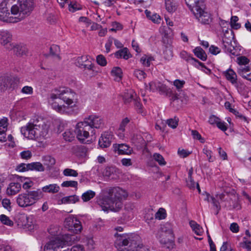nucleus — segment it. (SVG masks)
<instances>
[{
    "instance_id": "obj_1",
    "label": "nucleus",
    "mask_w": 251,
    "mask_h": 251,
    "mask_svg": "<svg viewBox=\"0 0 251 251\" xmlns=\"http://www.w3.org/2000/svg\"><path fill=\"white\" fill-rule=\"evenodd\" d=\"M33 5L32 0H5L0 4V20L18 23L30 15Z\"/></svg>"
},
{
    "instance_id": "obj_2",
    "label": "nucleus",
    "mask_w": 251,
    "mask_h": 251,
    "mask_svg": "<svg viewBox=\"0 0 251 251\" xmlns=\"http://www.w3.org/2000/svg\"><path fill=\"white\" fill-rule=\"evenodd\" d=\"M52 108L61 113L76 114L77 95L69 88L59 87L52 90L48 98Z\"/></svg>"
},
{
    "instance_id": "obj_3",
    "label": "nucleus",
    "mask_w": 251,
    "mask_h": 251,
    "mask_svg": "<svg viewBox=\"0 0 251 251\" xmlns=\"http://www.w3.org/2000/svg\"><path fill=\"white\" fill-rule=\"evenodd\" d=\"M128 196L127 192L120 188L113 187L104 190L97 198V202L104 211H119L123 207V201Z\"/></svg>"
},
{
    "instance_id": "obj_4",
    "label": "nucleus",
    "mask_w": 251,
    "mask_h": 251,
    "mask_svg": "<svg viewBox=\"0 0 251 251\" xmlns=\"http://www.w3.org/2000/svg\"><path fill=\"white\" fill-rule=\"evenodd\" d=\"M21 133L29 139H43L48 136L49 126L43 120L36 119L21 128Z\"/></svg>"
},
{
    "instance_id": "obj_5",
    "label": "nucleus",
    "mask_w": 251,
    "mask_h": 251,
    "mask_svg": "<svg viewBox=\"0 0 251 251\" xmlns=\"http://www.w3.org/2000/svg\"><path fill=\"white\" fill-rule=\"evenodd\" d=\"M116 237L115 244L125 247L124 251H148V250L141 243L140 237L134 233L115 234Z\"/></svg>"
},
{
    "instance_id": "obj_6",
    "label": "nucleus",
    "mask_w": 251,
    "mask_h": 251,
    "mask_svg": "<svg viewBox=\"0 0 251 251\" xmlns=\"http://www.w3.org/2000/svg\"><path fill=\"white\" fill-rule=\"evenodd\" d=\"M186 5L198 21L203 25H209L212 22L211 14L206 11L205 0H185Z\"/></svg>"
},
{
    "instance_id": "obj_7",
    "label": "nucleus",
    "mask_w": 251,
    "mask_h": 251,
    "mask_svg": "<svg viewBox=\"0 0 251 251\" xmlns=\"http://www.w3.org/2000/svg\"><path fill=\"white\" fill-rule=\"evenodd\" d=\"M43 197V194L40 189L27 191L26 193L19 195L16 202L19 206L26 207L34 204Z\"/></svg>"
},
{
    "instance_id": "obj_8",
    "label": "nucleus",
    "mask_w": 251,
    "mask_h": 251,
    "mask_svg": "<svg viewBox=\"0 0 251 251\" xmlns=\"http://www.w3.org/2000/svg\"><path fill=\"white\" fill-rule=\"evenodd\" d=\"M90 131H91V126L87 125L84 121L79 122L76 125L75 132L76 138L82 143L91 142Z\"/></svg>"
},
{
    "instance_id": "obj_9",
    "label": "nucleus",
    "mask_w": 251,
    "mask_h": 251,
    "mask_svg": "<svg viewBox=\"0 0 251 251\" xmlns=\"http://www.w3.org/2000/svg\"><path fill=\"white\" fill-rule=\"evenodd\" d=\"M76 65L80 69L87 70L90 72V75L93 76L97 74V71H96V67L92 63L91 59L89 58L87 55H82L78 57L75 61Z\"/></svg>"
},
{
    "instance_id": "obj_10",
    "label": "nucleus",
    "mask_w": 251,
    "mask_h": 251,
    "mask_svg": "<svg viewBox=\"0 0 251 251\" xmlns=\"http://www.w3.org/2000/svg\"><path fill=\"white\" fill-rule=\"evenodd\" d=\"M87 125L91 126V140L95 139L96 137L95 130L94 128H100L103 125V121L100 117L96 115H91L85 118L83 121Z\"/></svg>"
},
{
    "instance_id": "obj_11",
    "label": "nucleus",
    "mask_w": 251,
    "mask_h": 251,
    "mask_svg": "<svg viewBox=\"0 0 251 251\" xmlns=\"http://www.w3.org/2000/svg\"><path fill=\"white\" fill-rule=\"evenodd\" d=\"M148 89L150 91L158 92L160 95L166 96H170L172 94V90L159 81L151 82L149 86H147V89Z\"/></svg>"
},
{
    "instance_id": "obj_12",
    "label": "nucleus",
    "mask_w": 251,
    "mask_h": 251,
    "mask_svg": "<svg viewBox=\"0 0 251 251\" xmlns=\"http://www.w3.org/2000/svg\"><path fill=\"white\" fill-rule=\"evenodd\" d=\"M65 227L72 233L77 234L79 233L82 228L80 222L75 217H68L64 221Z\"/></svg>"
},
{
    "instance_id": "obj_13",
    "label": "nucleus",
    "mask_w": 251,
    "mask_h": 251,
    "mask_svg": "<svg viewBox=\"0 0 251 251\" xmlns=\"http://www.w3.org/2000/svg\"><path fill=\"white\" fill-rule=\"evenodd\" d=\"M162 230L165 234H167V242H165L164 240H160V243L163 247L169 250L172 249L174 248V243L173 241V232L170 224H166L162 227Z\"/></svg>"
},
{
    "instance_id": "obj_14",
    "label": "nucleus",
    "mask_w": 251,
    "mask_h": 251,
    "mask_svg": "<svg viewBox=\"0 0 251 251\" xmlns=\"http://www.w3.org/2000/svg\"><path fill=\"white\" fill-rule=\"evenodd\" d=\"M19 81L17 77L1 76L0 77V88L1 90L4 91L9 88H15Z\"/></svg>"
},
{
    "instance_id": "obj_15",
    "label": "nucleus",
    "mask_w": 251,
    "mask_h": 251,
    "mask_svg": "<svg viewBox=\"0 0 251 251\" xmlns=\"http://www.w3.org/2000/svg\"><path fill=\"white\" fill-rule=\"evenodd\" d=\"M19 220L21 222L20 225L24 228L31 231L37 227V225L35 224V220L32 216H27L22 215L21 216Z\"/></svg>"
},
{
    "instance_id": "obj_16",
    "label": "nucleus",
    "mask_w": 251,
    "mask_h": 251,
    "mask_svg": "<svg viewBox=\"0 0 251 251\" xmlns=\"http://www.w3.org/2000/svg\"><path fill=\"white\" fill-rule=\"evenodd\" d=\"M12 40V34L8 30H2L0 31V43L1 45L6 46L8 50L12 49L13 46L11 44Z\"/></svg>"
},
{
    "instance_id": "obj_17",
    "label": "nucleus",
    "mask_w": 251,
    "mask_h": 251,
    "mask_svg": "<svg viewBox=\"0 0 251 251\" xmlns=\"http://www.w3.org/2000/svg\"><path fill=\"white\" fill-rule=\"evenodd\" d=\"M113 150L118 154H130L131 150L130 147L125 144H114L113 145Z\"/></svg>"
},
{
    "instance_id": "obj_18",
    "label": "nucleus",
    "mask_w": 251,
    "mask_h": 251,
    "mask_svg": "<svg viewBox=\"0 0 251 251\" xmlns=\"http://www.w3.org/2000/svg\"><path fill=\"white\" fill-rule=\"evenodd\" d=\"M112 139V135L110 132H104L99 139V145L100 147L101 148H106L109 147Z\"/></svg>"
},
{
    "instance_id": "obj_19",
    "label": "nucleus",
    "mask_w": 251,
    "mask_h": 251,
    "mask_svg": "<svg viewBox=\"0 0 251 251\" xmlns=\"http://www.w3.org/2000/svg\"><path fill=\"white\" fill-rule=\"evenodd\" d=\"M103 174L105 176L108 177L110 179H116L118 176V170L115 167H107L104 169Z\"/></svg>"
},
{
    "instance_id": "obj_20",
    "label": "nucleus",
    "mask_w": 251,
    "mask_h": 251,
    "mask_svg": "<svg viewBox=\"0 0 251 251\" xmlns=\"http://www.w3.org/2000/svg\"><path fill=\"white\" fill-rule=\"evenodd\" d=\"M225 76L227 80L230 81L235 87H238L236 74L233 70L229 69L224 73Z\"/></svg>"
},
{
    "instance_id": "obj_21",
    "label": "nucleus",
    "mask_w": 251,
    "mask_h": 251,
    "mask_svg": "<svg viewBox=\"0 0 251 251\" xmlns=\"http://www.w3.org/2000/svg\"><path fill=\"white\" fill-rule=\"evenodd\" d=\"M21 189V184L18 182H11L7 188V193L10 195H14L18 193Z\"/></svg>"
},
{
    "instance_id": "obj_22",
    "label": "nucleus",
    "mask_w": 251,
    "mask_h": 251,
    "mask_svg": "<svg viewBox=\"0 0 251 251\" xmlns=\"http://www.w3.org/2000/svg\"><path fill=\"white\" fill-rule=\"evenodd\" d=\"M137 98L136 94L132 90H128L123 96L124 102L126 104L129 103L132 101L134 102Z\"/></svg>"
},
{
    "instance_id": "obj_23",
    "label": "nucleus",
    "mask_w": 251,
    "mask_h": 251,
    "mask_svg": "<svg viewBox=\"0 0 251 251\" xmlns=\"http://www.w3.org/2000/svg\"><path fill=\"white\" fill-rule=\"evenodd\" d=\"M237 72L243 78L251 81V72L250 67H240L238 69Z\"/></svg>"
},
{
    "instance_id": "obj_24",
    "label": "nucleus",
    "mask_w": 251,
    "mask_h": 251,
    "mask_svg": "<svg viewBox=\"0 0 251 251\" xmlns=\"http://www.w3.org/2000/svg\"><path fill=\"white\" fill-rule=\"evenodd\" d=\"M60 190V187L57 184H50L42 188L41 192L50 194L58 193Z\"/></svg>"
},
{
    "instance_id": "obj_25",
    "label": "nucleus",
    "mask_w": 251,
    "mask_h": 251,
    "mask_svg": "<svg viewBox=\"0 0 251 251\" xmlns=\"http://www.w3.org/2000/svg\"><path fill=\"white\" fill-rule=\"evenodd\" d=\"M115 55L117 58H123L125 60H127L132 57L131 54L127 48H124L118 50L115 52Z\"/></svg>"
},
{
    "instance_id": "obj_26",
    "label": "nucleus",
    "mask_w": 251,
    "mask_h": 251,
    "mask_svg": "<svg viewBox=\"0 0 251 251\" xmlns=\"http://www.w3.org/2000/svg\"><path fill=\"white\" fill-rule=\"evenodd\" d=\"M180 56L182 59L185 60L188 62H190L192 63H193L194 62H197L198 63L200 66L202 67L204 66V64L200 62L198 60L195 59V58L191 56L190 55L188 54V53L184 50H183L180 52Z\"/></svg>"
},
{
    "instance_id": "obj_27",
    "label": "nucleus",
    "mask_w": 251,
    "mask_h": 251,
    "mask_svg": "<svg viewBox=\"0 0 251 251\" xmlns=\"http://www.w3.org/2000/svg\"><path fill=\"white\" fill-rule=\"evenodd\" d=\"M224 49L226 52L230 53L234 56L236 55L234 46L232 45V42L227 41L223 42Z\"/></svg>"
},
{
    "instance_id": "obj_28",
    "label": "nucleus",
    "mask_w": 251,
    "mask_h": 251,
    "mask_svg": "<svg viewBox=\"0 0 251 251\" xmlns=\"http://www.w3.org/2000/svg\"><path fill=\"white\" fill-rule=\"evenodd\" d=\"M79 200V197L75 195L63 197L61 201L62 203L64 204L75 203L78 201Z\"/></svg>"
},
{
    "instance_id": "obj_29",
    "label": "nucleus",
    "mask_w": 251,
    "mask_h": 251,
    "mask_svg": "<svg viewBox=\"0 0 251 251\" xmlns=\"http://www.w3.org/2000/svg\"><path fill=\"white\" fill-rule=\"evenodd\" d=\"M195 55L202 61H205L207 59V55L205 51L200 47H197L193 50Z\"/></svg>"
},
{
    "instance_id": "obj_30",
    "label": "nucleus",
    "mask_w": 251,
    "mask_h": 251,
    "mask_svg": "<svg viewBox=\"0 0 251 251\" xmlns=\"http://www.w3.org/2000/svg\"><path fill=\"white\" fill-rule=\"evenodd\" d=\"M166 10L170 13L175 12L177 8L176 3L174 0H165Z\"/></svg>"
},
{
    "instance_id": "obj_31",
    "label": "nucleus",
    "mask_w": 251,
    "mask_h": 251,
    "mask_svg": "<svg viewBox=\"0 0 251 251\" xmlns=\"http://www.w3.org/2000/svg\"><path fill=\"white\" fill-rule=\"evenodd\" d=\"M12 46V49H13L14 52L16 55L20 56L26 54L27 52V49L25 46H22L19 45H17L15 46Z\"/></svg>"
},
{
    "instance_id": "obj_32",
    "label": "nucleus",
    "mask_w": 251,
    "mask_h": 251,
    "mask_svg": "<svg viewBox=\"0 0 251 251\" xmlns=\"http://www.w3.org/2000/svg\"><path fill=\"white\" fill-rule=\"evenodd\" d=\"M111 75L115 77L114 79L119 81L122 77V69L118 67H114L111 72Z\"/></svg>"
},
{
    "instance_id": "obj_33",
    "label": "nucleus",
    "mask_w": 251,
    "mask_h": 251,
    "mask_svg": "<svg viewBox=\"0 0 251 251\" xmlns=\"http://www.w3.org/2000/svg\"><path fill=\"white\" fill-rule=\"evenodd\" d=\"M73 151L77 155H82L87 151L86 148L84 145H75L72 148Z\"/></svg>"
},
{
    "instance_id": "obj_34",
    "label": "nucleus",
    "mask_w": 251,
    "mask_h": 251,
    "mask_svg": "<svg viewBox=\"0 0 251 251\" xmlns=\"http://www.w3.org/2000/svg\"><path fill=\"white\" fill-rule=\"evenodd\" d=\"M60 52L59 47L57 45H53L50 48V53L53 57L57 58L58 60H60V57L59 55Z\"/></svg>"
},
{
    "instance_id": "obj_35",
    "label": "nucleus",
    "mask_w": 251,
    "mask_h": 251,
    "mask_svg": "<svg viewBox=\"0 0 251 251\" xmlns=\"http://www.w3.org/2000/svg\"><path fill=\"white\" fill-rule=\"evenodd\" d=\"M129 122V120L128 118H124L122 122L120 124V125L119 126L118 131H119V136L120 137V138H122L124 137V134H123V132L125 131V127L126 126V125L128 124Z\"/></svg>"
},
{
    "instance_id": "obj_36",
    "label": "nucleus",
    "mask_w": 251,
    "mask_h": 251,
    "mask_svg": "<svg viewBox=\"0 0 251 251\" xmlns=\"http://www.w3.org/2000/svg\"><path fill=\"white\" fill-rule=\"evenodd\" d=\"M75 135V130L73 131L69 129L65 131V132L63 134V136L66 141L71 142L74 140Z\"/></svg>"
},
{
    "instance_id": "obj_37",
    "label": "nucleus",
    "mask_w": 251,
    "mask_h": 251,
    "mask_svg": "<svg viewBox=\"0 0 251 251\" xmlns=\"http://www.w3.org/2000/svg\"><path fill=\"white\" fill-rule=\"evenodd\" d=\"M190 225L193 230L198 235H201L202 233V229L200 227V225L197 224L195 221H191Z\"/></svg>"
},
{
    "instance_id": "obj_38",
    "label": "nucleus",
    "mask_w": 251,
    "mask_h": 251,
    "mask_svg": "<svg viewBox=\"0 0 251 251\" xmlns=\"http://www.w3.org/2000/svg\"><path fill=\"white\" fill-rule=\"evenodd\" d=\"M43 161L45 165L50 168L53 167L55 164V159L50 155H46L43 157Z\"/></svg>"
},
{
    "instance_id": "obj_39",
    "label": "nucleus",
    "mask_w": 251,
    "mask_h": 251,
    "mask_svg": "<svg viewBox=\"0 0 251 251\" xmlns=\"http://www.w3.org/2000/svg\"><path fill=\"white\" fill-rule=\"evenodd\" d=\"M95 195L96 193L94 191L88 190L82 195L81 198L84 201H88L93 198Z\"/></svg>"
},
{
    "instance_id": "obj_40",
    "label": "nucleus",
    "mask_w": 251,
    "mask_h": 251,
    "mask_svg": "<svg viewBox=\"0 0 251 251\" xmlns=\"http://www.w3.org/2000/svg\"><path fill=\"white\" fill-rule=\"evenodd\" d=\"M164 58L167 60H170L173 56V52L170 46H166L163 51Z\"/></svg>"
},
{
    "instance_id": "obj_41",
    "label": "nucleus",
    "mask_w": 251,
    "mask_h": 251,
    "mask_svg": "<svg viewBox=\"0 0 251 251\" xmlns=\"http://www.w3.org/2000/svg\"><path fill=\"white\" fill-rule=\"evenodd\" d=\"M210 198V195L209 194H207L206 196V198H205V200H206L207 201H209V198ZM210 199L212 200V203L213 205V206L215 207V209L216 210V214H218L219 211L221 209V206L220 205V203L218 201H217L214 197H210Z\"/></svg>"
},
{
    "instance_id": "obj_42",
    "label": "nucleus",
    "mask_w": 251,
    "mask_h": 251,
    "mask_svg": "<svg viewBox=\"0 0 251 251\" xmlns=\"http://www.w3.org/2000/svg\"><path fill=\"white\" fill-rule=\"evenodd\" d=\"M233 38L234 36L232 31L231 30L228 31V30H226L223 37V43L226 42L227 41L232 42Z\"/></svg>"
},
{
    "instance_id": "obj_43",
    "label": "nucleus",
    "mask_w": 251,
    "mask_h": 251,
    "mask_svg": "<svg viewBox=\"0 0 251 251\" xmlns=\"http://www.w3.org/2000/svg\"><path fill=\"white\" fill-rule=\"evenodd\" d=\"M244 241L239 243V247L246 249L248 251H251V242L247 240L246 237H244Z\"/></svg>"
},
{
    "instance_id": "obj_44",
    "label": "nucleus",
    "mask_w": 251,
    "mask_h": 251,
    "mask_svg": "<svg viewBox=\"0 0 251 251\" xmlns=\"http://www.w3.org/2000/svg\"><path fill=\"white\" fill-rule=\"evenodd\" d=\"M153 60L152 57H148L146 55H144L141 58L140 62L144 66L149 67L151 65V61Z\"/></svg>"
},
{
    "instance_id": "obj_45",
    "label": "nucleus",
    "mask_w": 251,
    "mask_h": 251,
    "mask_svg": "<svg viewBox=\"0 0 251 251\" xmlns=\"http://www.w3.org/2000/svg\"><path fill=\"white\" fill-rule=\"evenodd\" d=\"M81 9V6L76 2H71L69 4V10L71 12H75Z\"/></svg>"
},
{
    "instance_id": "obj_46",
    "label": "nucleus",
    "mask_w": 251,
    "mask_h": 251,
    "mask_svg": "<svg viewBox=\"0 0 251 251\" xmlns=\"http://www.w3.org/2000/svg\"><path fill=\"white\" fill-rule=\"evenodd\" d=\"M0 221L3 224L7 226H12L13 225V222L9 218L3 214L0 216Z\"/></svg>"
},
{
    "instance_id": "obj_47",
    "label": "nucleus",
    "mask_w": 251,
    "mask_h": 251,
    "mask_svg": "<svg viewBox=\"0 0 251 251\" xmlns=\"http://www.w3.org/2000/svg\"><path fill=\"white\" fill-rule=\"evenodd\" d=\"M153 157L154 159L157 161L160 165L163 166L166 164L163 157L159 153H155L153 154Z\"/></svg>"
},
{
    "instance_id": "obj_48",
    "label": "nucleus",
    "mask_w": 251,
    "mask_h": 251,
    "mask_svg": "<svg viewBox=\"0 0 251 251\" xmlns=\"http://www.w3.org/2000/svg\"><path fill=\"white\" fill-rule=\"evenodd\" d=\"M238 17L236 16H232L230 20L231 26L232 27L235 29H239L241 25L239 23H237V22L238 21Z\"/></svg>"
},
{
    "instance_id": "obj_49",
    "label": "nucleus",
    "mask_w": 251,
    "mask_h": 251,
    "mask_svg": "<svg viewBox=\"0 0 251 251\" xmlns=\"http://www.w3.org/2000/svg\"><path fill=\"white\" fill-rule=\"evenodd\" d=\"M63 173L65 176L76 177L78 176V173L75 170L69 168L65 169Z\"/></svg>"
},
{
    "instance_id": "obj_50",
    "label": "nucleus",
    "mask_w": 251,
    "mask_h": 251,
    "mask_svg": "<svg viewBox=\"0 0 251 251\" xmlns=\"http://www.w3.org/2000/svg\"><path fill=\"white\" fill-rule=\"evenodd\" d=\"M134 75L140 80L144 79L146 77V74L143 71L140 70H135Z\"/></svg>"
},
{
    "instance_id": "obj_51",
    "label": "nucleus",
    "mask_w": 251,
    "mask_h": 251,
    "mask_svg": "<svg viewBox=\"0 0 251 251\" xmlns=\"http://www.w3.org/2000/svg\"><path fill=\"white\" fill-rule=\"evenodd\" d=\"M178 119L176 118V117L174 118L168 119L167 121V124L168 125L173 128H176L178 126Z\"/></svg>"
},
{
    "instance_id": "obj_52",
    "label": "nucleus",
    "mask_w": 251,
    "mask_h": 251,
    "mask_svg": "<svg viewBox=\"0 0 251 251\" xmlns=\"http://www.w3.org/2000/svg\"><path fill=\"white\" fill-rule=\"evenodd\" d=\"M77 182L74 180L65 181H64L62 184L61 186L65 187H74L76 188L77 186Z\"/></svg>"
},
{
    "instance_id": "obj_53",
    "label": "nucleus",
    "mask_w": 251,
    "mask_h": 251,
    "mask_svg": "<svg viewBox=\"0 0 251 251\" xmlns=\"http://www.w3.org/2000/svg\"><path fill=\"white\" fill-rule=\"evenodd\" d=\"M44 170V166L40 162H32V171L36 170L37 171L43 172Z\"/></svg>"
},
{
    "instance_id": "obj_54",
    "label": "nucleus",
    "mask_w": 251,
    "mask_h": 251,
    "mask_svg": "<svg viewBox=\"0 0 251 251\" xmlns=\"http://www.w3.org/2000/svg\"><path fill=\"white\" fill-rule=\"evenodd\" d=\"M192 135L194 139L199 140L201 143H203L205 142V140L201 137V134L196 130H191Z\"/></svg>"
},
{
    "instance_id": "obj_55",
    "label": "nucleus",
    "mask_w": 251,
    "mask_h": 251,
    "mask_svg": "<svg viewBox=\"0 0 251 251\" xmlns=\"http://www.w3.org/2000/svg\"><path fill=\"white\" fill-rule=\"evenodd\" d=\"M96 59L98 64L101 66H105L107 64L106 58L101 54L98 55Z\"/></svg>"
},
{
    "instance_id": "obj_56",
    "label": "nucleus",
    "mask_w": 251,
    "mask_h": 251,
    "mask_svg": "<svg viewBox=\"0 0 251 251\" xmlns=\"http://www.w3.org/2000/svg\"><path fill=\"white\" fill-rule=\"evenodd\" d=\"M20 155L22 159L26 160H28L32 157V153L29 150L22 151Z\"/></svg>"
},
{
    "instance_id": "obj_57",
    "label": "nucleus",
    "mask_w": 251,
    "mask_h": 251,
    "mask_svg": "<svg viewBox=\"0 0 251 251\" xmlns=\"http://www.w3.org/2000/svg\"><path fill=\"white\" fill-rule=\"evenodd\" d=\"M237 62L239 65H246L249 63V59L245 56L238 57L237 59Z\"/></svg>"
},
{
    "instance_id": "obj_58",
    "label": "nucleus",
    "mask_w": 251,
    "mask_h": 251,
    "mask_svg": "<svg viewBox=\"0 0 251 251\" xmlns=\"http://www.w3.org/2000/svg\"><path fill=\"white\" fill-rule=\"evenodd\" d=\"M203 152L208 157V159L209 162H213L214 158L212 156V151L209 150L207 148H204L203 149Z\"/></svg>"
},
{
    "instance_id": "obj_59",
    "label": "nucleus",
    "mask_w": 251,
    "mask_h": 251,
    "mask_svg": "<svg viewBox=\"0 0 251 251\" xmlns=\"http://www.w3.org/2000/svg\"><path fill=\"white\" fill-rule=\"evenodd\" d=\"M2 205L5 209L8 211H10L11 209V202L10 200L8 199H4L2 200L1 202Z\"/></svg>"
},
{
    "instance_id": "obj_60",
    "label": "nucleus",
    "mask_w": 251,
    "mask_h": 251,
    "mask_svg": "<svg viewBox=\"0 0 251 251\" xmlns=\"http://www.w3.org/2000/svg\"><path fill=\"white\" fill-rule=\"evenodd\" d=\"M140 99L138 97L136 100H135V101L134 102V104L136 108V110L138 113H142L143 112L142 110V105L140 103V102L139 101Z\"/></svg>"
},
{
    "instance_id": "obj_61",
    "label": "nucleus",
    "mask_w": 251,
    "mask_h": 251,
    "mask_svg": "<svg viewBox=\"0 0 251 251\" xmlns=\"http://www.w3.org/2000/svg\"><path fill=\"white\" fill-rule=\"evenodd\" d=\"M185 83L184 80L176 79L174 81V85L176 87L177 89L179 90L183 87Z\"/></svg>"
},
{
    "instance_id": "obj_62",
    "label": "nucleus",
    "mask_w": 251,
    "mask_h": 251,
    "mask_svg": "<svg viewBox=\"0 0 251 251\" xmlns=\"http://www.w3.org/2000/svg\"><path fill=\"white\" fill-rule=\"evenodd\" d=\"M209 52L214 55H216L220 52L221 50L217 47L212 45L209 48Z\"/></svg>"
},
{
    "instance_id": "obj_63",
    "label": "nucleus",
    "mask_w": 251,
    "mask_h": 251,
    "mask_svg": "<svg viewBox=\"0 0 251 251\" xmlns=\"http://www.w3.org/2000/svg\"><path fill=\"white\" fill-rule=\"evenodd\" d=\"M22 92L26 94H32L33 93V88L31 86H25L22 89Z\"/></svg>"
},
{
    "instance_id": "obj_64",
    "label": "nucleus",
    "mask_w": 251,
    "mask_h": 251,
    "mask_svg": "<svg viewBox=\"0 0 251 251\" xmlns=\"http://www.w3.org/2000/svg\"><path fill=\"white\" fill-rule=\"evenodd\" d=\"M70 251H85L82 245H76L72 247Z\"/></svg>"
}]
</instances>
